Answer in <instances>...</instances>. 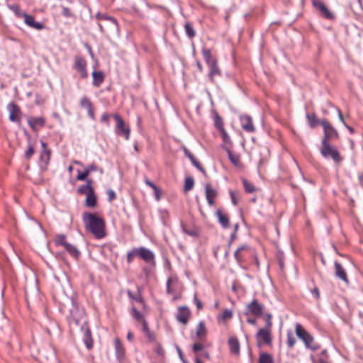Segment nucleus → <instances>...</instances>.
<instances>
[{"label": "nucleus", "instance_id": "1", "mask_svg": "<svg viewBox=\"0 0 363 363\" xmlns=\"http://www.w3.org/2000/svg\"><path fill=\"white\" fill-rule=\"evenodd\" d=\"M84 225L94 236L101 239L106 235V224L104 220L95 213L84 212L82 214Z\"/></svg>", "mask_w": 363, "mask_h": 363}, {"label": "nucleus", "instance_id": "2", "mask_svg": "<svg viewBox=\"0 0 363 363\" xmlns=\"http://www.w3.org/2000/svg\"><path fill=\"white\" fill-rule=\"evenodd\" d=\"M295 333L298 337L303 341L306 348L315 351L320 347L313 337L300 323H296Z\"/></svg>", "mask_w": 363, "mask_h": 363}, {"label": "nucleus", "instance_id": "3", "mask_svg": "<svg viewBox=\"0 0 363 363\" xmlns=\"http://www.w3.org/2000/svg\"><path fill=\"white\" fill-rule=\"evenodd\" d=\"M99 20V26L101 32L115 33L118 31V24L116 18L101 15L98 17Z\"/></svg>", "mask_w": 363, "mask_h": 363}, {"label": "nucleus", "instance_id": "4", "mask_svg": "<svg viewBox=\"0 0 363 363\" xmlns=\"http://www.w3.org/2000/svg\"><path fill=\"white\" fill-rule=\"evenodd\" d=\"M320 153L323 157L331 158L336 164H340L342 161L340 152L330 143L321 142Z\"/></svg>", "mask_w": 363, "mask_h": 363}, {"label": "nucleus", "instance_id": "5", "mask_svg": "<svg viewBox=\"0 0 363 363\" xmlns=\"http://www.w3.org/2000/svg\"><path fill=\"white\" fill-rule=\"evenodd\" d=\"M116 121L115 132L118 135L123 136L125 140H129L130 135V126L126 124L123 118L118 114H113Z\"/></svg>", "mask_w": 363, "mask_h": 363}, {"label": "nucleus", "instance_id": "6", "mask_svg": "<svg viewBox=\"0 0 363 363\" xmlns=\"http://www.w3.org/2000/svg\"><path fill=\"white\" fill-rule=\"evenodd\" d=\"M320 125L323 126L324 136L321 142L330 143L334 139H339L340 135L337 130L327 120L320 121Z\"/></svg>", "mask_w": 363, "mask_h": 363}, {"label": "nucleus", "instance_id": "7", "mask_svg": "<svg viewBox=\"0 0 363 363\" xmlns=\"http://www.w3.org/2000/svg\"><path fill=\"white\" fill-rule=\"evenodd\" d=\"M182 284L179 281L177 277L172 276L169 277L167 282V292L173 295L174 300L177 299L182 291Z\"/></svg>", "mask_w": 363, "mask_h": 363}, {"label": "nucleus", "instance_id": "8", "mask_svg": "<svg viewBox=\"0 0 363 363\" xmlns=\"http://www.w3.org/2000/svg\"><path fill=\"white\" fill-rule=\"evenodd\" d=\"M73 68L79 74L82 79L88 77L87 62L84 57L80 55L74 57Z\"/></svg>", "mask_w": 363, "mask_h": 363}, {"label": "nucleus", "instance_id": "9", "mask_svg": "<svg viewBox=\"0 0 363 363\" xmlns=\"http://www.w3.org/2000/svg\"><path fill=\"white\" fill-rule=\"evenodd\" d=\"M272 329L267 328H260L256 334V340L257 345L261 346L262 345H271L272 342Z\"/></svg>", "mask_w": 363, "mask_h": 363}, {"label": "nucleus", "instance_id": "10", "mask_svg": "<svg viewBox=\"0 0 363 363\" xmlns=\"http://www.w3.org/2000/svg\"><path fill=\"white\" fill-rule=\"evenodd\" d=\"M85 312L83 308L77 305H74L70 310V315L69 317V324H74L78 325L80 322L84 319Z\"/></svg>", "mask_w": 363, "mask_h": 363}, {"label": "nucleus", "instance_id": "11", "mask_svg": "<svg viewBox=\"0 0 363 363\" xmlns=\"http://www.w3.org/2000/svg\"><path fill=\"white\" fill-rule=\"evenodd\" d=\"M313 4L317 9L321 16L328 20H334L335 18V14L329 10L327 6L321 1L313 0Z\"/></svg>", "mask_w": 363, "mask_h": 363}, {"label": "nucleus", "instance_id": "12", "mask_svg": "<svg viewBox=\"0 0 363 363\" xmlns=\"http://www.w3.org/2000/svg\"><path fill=\"white\" fill-rule=\"evenodd\" d=\"M240 125L242 128L247 133H252L256 130L253 123L252 118L247 114H243L239 117Z\"/></svg>", "mask_w": 363, "mask_h": 363}, {"label": "nucleus", "instance_id": "13", "mask_svg": "<svg viewBox=\"0 0 363 363\" xmlns=\"http://www.w3.org/2000/svg\"><path fill=\"white\" fill-rule=\"evenodd\" d=\"M264 306L258 302L257 299H253L247 305V313H250L256 317H260L263 313Z\"/></svg>", "mask_w": 363, "mask_h": 363}, {"label": "nucleus", "instance_id": "14", "mask_svg": "<svg viewBox=\"0 0 363 363\" xmlns=\"http://www.w3.org/2000/svg\"><path fill=\"white\" fill-rule=\"evenodd\" d=\"M190 316L191 311L188 307L184 306L178 308L176 318L179 323L183 325H186L189 320Z\"/></svg>", "mask_w": 363, "mask_h": 363}, {"label": "nucleus", "instance_id": "15", "mask_svg": "<svg viewBox=\"0 0 363 363\" xmlns=\"http://www.w3.org/2000/svg\"><path fill=\"white\" fill-rule=\"evenodd\" d=\"M138 257L144 260L147 263L154 264L155 255L154 253L144 247L138 248Z\"/></svg>", "mask_w": 363, "mask_h": 363}, {"label": "nucleus", "instance_id": "16", "mask_svg": "<svg viewBox=\"0 0 363 363\" xmlns=\"http://www.w3.org/2000/svg\"><path fill=\"white\" fill-rule=\"evenodd\" d=\"M8 110L9 112V119L13 122L19 123L21 114L20 108L16 104L11 103L8 106Z\"/></svg>", "mask_w": 363, "mask_h": 363}, {"label": "nucleus", "instance_id": "17", "mask_svg": "<svg viewBox=\"0 0 363 363\" xmlns=\"http://www.w3.org/2000/svg\"><path fill=\"white\" fill-rule=\"evenodd\" d=\"M79 106L86 109L88 116L92 120L95 119L94 108L89 98L85 96L82 97L79 101Z\"/></svg>", "mask_w": 363, "mask_h": 363}, {"label": "nucleus", "instance_id": "18", "mask_svg": "<svg viewBox=\"0 0 363 363\" xmlns=\"http://www.w3.org/2000/svg\"><path fill=\"white\" fill-rule=\"evenodd\" d=\"M27 121L29 126L33 131H38L39 128H43L45 124V118L43 116L30 117Z\"/></svg>", "mask_w": 363, "mask_h": 363}, {"label": "nucleus", "instance_id": "19", "mask_svg": "<svg viewBox=\"0 0 363 363\" xmlns=\"http://www.w3.org/2000/svg\"><path fill=\"white\" fill-rule=\"evenodd\" d=\"M205 194L209 206L215 204V199L218 196V192L214 189L211 184H206L205 185Z\"/></svg>", "mask_w": 363, "mask_h": 363}, {"label": "nucleus", "instance_id": "20", "mask_svg": "<svg viewBox=\"0 0 363 363\" xmlns=\"http://www.w3.org/2000/svg\"><path fill=\"white\" fill-rule=\"evenodd\" d=\"M250 247L247 245H243L239 247L234 252V257L238 262L242 263L246 255L250 252Z\"/></svg>", "mask_w": 363, "mask_h": 363}, {"label": "nucleus", "instance_id": "21", "mask_svg": "<svg viewBox=\"0 0 363 363\" xmlns=\"http://www.w3.org/2000/svg\"><path fill=\"white\" fill-rule=\"evenodd\" d=\"M23 21L27 26L35 30H39L44 28V25L42 23L35 21L34 17L31 15H24Z\"/></svg>", "mask_w": 363, "mask_h": 363}, {"label": "nucleus", "instance_id": "22", "mask_svg": "<svg viewBox=\"0 0 363 363\" xmlns=\"http://www.w3.org/2000/svg\"><path fill=\"white\" fill-rule=\"evenodd\" d=\"M229 350L231 354L239 355L240 354V342L236 337H230L228 340Z\"/></svg>", "mask_w": 363, "mask_h": 363}, {"label": "nucleus", "instance_id": "23", "mask_svg": "<svg viewBox=\"0 0 363 363\" xmlns=\"http://www.w3.org/2000/svg\"><path fill=\"white\" fill-rule=\"evenodd\" d=\"M335 276L343 281L344 282L348 284L349 279L347 278V274L345 269L343 268L341 264L337 262H335Z\"/></svg>", "mask_w": 363, "mask_h": 363}, {"label": "nucleus", "instance_id": "24", "mask_svg": "<svg viewBox=\"0 0 363 363\" xmlns=\"http://www.w3.org/2000/svg\"><path fill=\"white\" fill-rule=\"evenodd\" d=\"M201 52L207 66L213 65V64L218 62L216 57L212 55L211 50L203 48Z\"/></svg>", "mask_w": 363, "mask_h": 363}, {"label": "nucleus", "instance_id": "25", "mask_svg": "<svg viewBox=\"0 0 363 363\" xmlns=\"http://www.w3.org/2000/svg\"><path fill=\"white\" fill-rule=\"evenodd\" d=\"M209 69L208 78L211 82H215V78L221 75V71L218 67V62L213 65L208 66Z\"/></svg>", "mask_w": 363, "mask_h": 363}, {"label": "nucleus", "instance_id": "26", "mask_svg": "<svg viewBox=\"0 0 363 363\" xmlns=\"http://www.w3.org/2000/svg\"><path fill=\"white\" fill-rule=\"evenodd\" d=\"M114 347L118 359H123L125 354V349L119 338H115Z\"/></svg>", "mask_w": 363, "mask_h": 363}, {"label": "nucleus", "instance_id": "27", "mask_svg": "<svg viewBox=\"0 0 363 363\" xmlns=\"http://www.w3.org/2000/svg\"><path fill=\"white\" fill-rule=\"evenodd\" d=\"M40 144L43 148L40 154V160L43 162L45 165H47L49 163L50 159L51 152L47 148V145L43 140L40 141Z\"/></svg>", "mask_w": 363, "mask_h": 363}, {"label": "nucleus", "instance_id": "28", "mask_svg": "<svg viewBox=\"0 0 363 363\" xmlns=\"http://www.w3.org/2000/svg\"><path fill=\"white\" fill-rule=\"evenodd\" d=\"M93 181L91 179H86V184L81 185L77 189V192L80 194L87 195L92 191H94V188L92 187Z\"/></svg>", "mask_w": 363, "mask_h": 363}, {"label": "nucleus", "instance_id": "29", "mask_svg": "<svg viewBox=\"0 0 363 363\" xmlns=\"http://www.w3.org/2000/svg\"><path fill=\"white\" fill-rule=\"evenodd\" d=\"M93 85L96 87H99L104 82L105 76L101 71H94L92 72Z\"/></svg>", "mask_w": 363, "mask_h": 363}, {"label": "nucleus", "instance_id": "30", "mask_svg": "<svg viewBox=\"0 0 363 363\" xmlns=\"http://www.w3.org/2000/svg\"><path fill=\"white\" fill-rule=\"evenodd\" d=\"M142 330L145 337L147 338L149 342L153 343L157 341L155 333L150 330L147 322L143 323Z\"/></svg>", "mask_w": 363, "mask_h": 363}, {"label": "nucleus", "instance_id": "31", "mask_svg": "<svg viewBox=\"0 0 363 363\" xmlns=\"http://www.w3.org/2000/svg\"><path fill=\"white\" fill-rule=\"evenodd\" d=\"M146 185L151 187L155 194V196L157 201H160L162 197V190L158 186H157L152 182H151L148 178L145 177L144 180Z\"/></svg>", "mask_w": 363, "mask_h": 363}, {"label": "nucleus", "instance_id": "32", "mask_svg": "<svg viewBox=\"0 0 363 363\" xmlns=\"http://www.w3.org/2000/svg\"><path fill=\"white\" fill-rule=\"evenodd\" d=\"M216 216L218 217V222L224 228H228L230 221L227 215L223 213L221 210L218 209L216 211Z\"/></svg>", "mask_w": 363, "mask_h": 363}, {"label": "nucleus", "instance_id": "33", "mask_svg": "<svg viewBox=\"0 0 363 363\" xmlns=\"http://www.w3.org/2000/svg\"><path fill=\"white\" fill-rule=\"evenodd\" d=\"M85 205L89 208H94L97 204V198L94 191L86 195Z\"/></svg>", "mask_w": 363, "mask_h": 363}, {"label": "nucleus", "instance_id": "34", "mask_svg": "<svg viewBox=\"0 0 363 363\" xmlns=\"http://www.w3.org/2000/svg\"><path fill=\"white\" fill-rule=\"evenodd\" d=\"M54 242L56 246H62L64 248L69 244V242H67L66 236L62 234L55 235Z\"/></svg>", "mask_w": 363, "mask_h": 363}, {"label": "nucleus", "instance_id": "35", "mask_svg": "<svg viewBox=\"0 0 363 363\" xmlns=\"http://www.w3.org/2000/svg\"><path fill=\"white\" fill-rule=\"evenodd\" d=\"M65 250L74 258L78 259L79 257L80 252L78 250V249L76 247V246L69 243L67 245V246L65 247Z\"/></svg>", "mask_w": 363, "mask_h": 363}, {"label": "nucleus", "instance_id": "36", "mask_svg": "<svg viewBox=\"0 0 363 363\" xmlns=\"http://www.w3.org/2000/svg\"><path fill=\"white\" fill-rule=\"evenodd\" d=\"M228 155L230 162L235 166H240V156L228 150Z\"/></svg>", "mask_w": 363, "mask_h": 363}, {"label": "nucleus", "instance_id": "37", "mask_svg": "<svg viewBox=\"0 0 363 363\" xmlns=\"http://www.w3.org/2000/svg\"><path fill=\"white\" fill-rule=\"evenodd\" d=\"M259 363H274L272 355L267 352H261L259 356Z\"/></svg>", "mask_w": 363, "mask_h": 363}, {"label": "nucleus", "instance_id": "38", "mask_svg": "<svg viewBox=\"0 0 363 363\" xmlns=\"http://www.w3.org/2000/svg\"><path fill=\"white\" fill-rule=\"evenodd\" d=\"M233 317V312L231 310L225 309L223 313L218 317V322H225Z\"/></svg>", "mask_w": 363, "mask_h": 363}, {"label": "nucleus", "instance_id": "39", "mask_svg": "<svg viewBox=\"0 0 363 363\" xmlns=\"http://www.w3.org/2000/svg\"><path fill=\"white\" fill-rule=\"evenodd\" d=\"M184 30L186 35L189 38H193L196 36V30L193 28L191 23L186 22V23L184 24Z\"/></svg>", "mask_w": 363, "mask_h": 363}, {"label": "nucleus", "instance_id": "40", "mask_svg": "<svg viewBox=\"0 0 363 363\" xmlns=\"http://www.w3.org/2000/svg\"><path fill=\"white\" fill-rule=\"evenodd\" d=\"M206 334V329L203 322L201 321L199 323L196 328V336L199 339L205 337Z\"/></svg>", "mask_w": 363, "mask_h": 363}, {"label": "nucleus", "instance_id": "41", "mask_svg": "<svg viewBox=\"0 0 363 363\" xmlns=\"http://www.w3.org/2000/svg\"><path fill=\"white\" fill-rule=\"evenodd\" d=\"M243 187L246 192L247 193H254L256 191V187L255 185L250 182L247 181L246 179H242Z\"/></svg>", "mask_w": 363, "mask_h": 363}, {"label": "nucleus", "instance_id": "42", "mask_svg": "<svg viewBox=\"0 0 363 363\" xmlns=\"http://www.w3.org/2000/svg\"><path fill=\"white\" fill-rule=\"evenodd\" d=\"M131 315L134 319L142 323V326L143 325L144 322H147L143 315L135 307L131 308Z\"/></svg>", "mask_w": 363, "mask_h": 363}, {"label": "nucleus", "instance_id": "43", "mask_svg": "<svg viewBox=\"0 0 363 363\" xmlns=\"http://www.w3.org/2000/svg\"><path fill=\"white\" fill-rule=\"evenodd\" d=\"M306 117L311 128H314L318 124H320V121L318 120L315 113L308 114Z\"/></svg>", "mask_w": 363, "mask_h": 363}, {"label": "nucleus", "instance_id": "44", "mask_svg": "<svg viewBox=\"0 0 363 363\" xmlns=\"http://www.w3.org/2000/svg\"><path fill=\"white\" fill-rule=\"evenodd\" d=\"M286 345L289 348H293L296 342V340L293 335V333L290 331H288L286 333Z\"/></svg>", "mask_w": 363, "mask_h": 363}, {"label": "nucleus", "instance_id": "45", "mask_svg": "<svg viewBox=\"0 0 363 363\" xmlns=\"http://www.w3.org/2000/svg\"><path fill=\"white\" fill-rule=\"evenodd\" d=\"M34 153H35L34 145L29 143L28 145L27 149L24 153L25 158L26 160H30L31 158V157L34 155Z\"/></svg>", "mask_w": 363, "mask_h": 363}, {"label": "nucleus", "instance_id": "46", "mask_svg": "<svg viewBox=\"0 0 363 363\" xmlns=\"http://www.w3.org/2000/svg\"><path fill=\"white\" fill-rule=\"evenodd\" d=\"M194 185V180L192 177H186L184 182V191H189L191 190Z\"/></svg>", "mask_w": 363, "mask_h": 363}, {"label": "nucleus", "instance_id": "47", "mask_svg": "<svg viewBox=\"0 0 363 363\" xmlns=\"http://www.w3.org/2000/svg\"><path fill=\"white\" fill-rule=\"evenodd\" d=\"M84 342H85V345L86 346V347L88 349H91L93 346V341H92V339L91 337V332L90 330L88 329L86 330L85 332V340H84Z\"/></svg>", "mask_w": 363, "mask_h": 363}, {"label": "nucleus", "instance_id": "48", "mask_svg": "<svg viewBox=\"0 0 363 363\" xmlns=\"http://www.w3.org/2000/svg\"><path fill=\"white\" fill-rule=\"evenodd\" d=\"M214 125L219 131L225 129L223 126V119L218 115H216L214 118Z\"/></svg>", "mask_w": 363, "mask_h": 363}, {"label": "nucleus", "instance_id": "49", "mask_svg": "<svg viewBox=\"0 0 363 363\" xmlns=\"http://www.w3.org/2000/svg\"><path fill=\"white\" fill-rule=\"evenodd\" d=\"M138 248H133L131 251H129L127 254V262L131 263L135 257H138Z\"/></svg>", "mask_w": 363, "mask_h": 363}, {"label": "nucleus", "instance_id": "50", "mask_svg": "<svg viewBox=\"0 0 363 363\" xmlns=\"http://www.w3.org/2000/svg\"><path fill=\"white\" fill-rule=\"evenodd\" d=\"M154 344V350L157 354V355L162 357L164 354V350L162 347V345L155 341L153 342Z\"/></svg>", "mask_w": 363, "mask_h": 363}, {"label": "nucleus", "instance_id": "51", "mask_svg": "<svg viewBox=\"0 0 363 363\" xmlns=\"http://www.w3.org/2000/svg\"><path fill=\"white\" fill-rule=\"evenodd\" d=\"M89 172L86 169H84V172H78V174L76 177L77 180L79 181H84L86 179L87 177L89 175Z\"/></svg>", "mask_w": 363, "mask_h": 363}, {"label": "nucleus", "instance_id": "52", "mask_svg": "<svg viewBox=\"0 0 363 363\" xmlns=\"http://www.w3.org/2000/svg\"><path fill=\"white\" fill-rule=\"evenodd\" d=\"M220 133H221L222 140L224 143L225 144H231V140L227 132L225 129L220 130Z\"/></svg>", "mask_w": 363, "mask_h": 363}, {"label": "nucleus", "instance_id": "53", "mask_svg": "<svg viewBox=\"0 0 363 363\" xmlns=\"http://www.w3.org/2000/svg\"><path fill=\"white\" fill-rule=\"evenodd\" d=\"M230 195L231 201H232V203H233V205H235V206L238 205V203L239 202V196H238L239 194L238 192L230 191Z\"/></svg>", "mask_w": 363, "mask_h": 363}, {"label": "nucleus", "instance_id": "54", "mask_svg": "<svg viewBox=\"0 0 363 363\" xmlns=\"http://www.w3.org/2000/svg\"><path fill=\"white\" fill-rule=\"evenodd\" d=\"M13 12L14 13L16 14V16L18 17V18H24V15H26L27 13L23 11H21L18 6H14L13 7Z\"/></svg>", "mask_w": 363, "mask_h": 363}, {"label": "nucleus", "instance_id": "55", "mask_svg": "<svg viewBox=\"0 0 363 363\" xmlns=\"http://www.w3.org/2000/svg\"><path fill=\"white\" fill-rule=\"evenodd\" d=\"M182 228L183 232L186 235H189L190 236H197L198 235V233H197L196 230H195L188 229L184 225H182Z\"/></svg>", "mask_w": 363, "mask_h": 363}, {"label": "nucleus", "instance_id": "56", "mask_svg": "<svg viewBox=\"0 0 363 363\" xmlns=\"http://www.w3.org/2000/svg\"><path fill=\"white\" fill-rule=\"evenodd\" d=\"M272 315L271 314H267L266 315L264 328H267L272 330Z\"/></svg>", "mask_w": 363, "mask_h": 363}, {"label": "nucleus", "instance_id": "57", "mask_svg": "<svg viewBox=\"0 0 363 363\" xmlns=\"http://www.w3.org/2000/svg\"><path fill=\"white\" fill-rule=\"evenodd\" d=\"M106 194H107L108 200L109 202H111L116 199V194L113 190L108 189V190H107Z\"/></svg>", "mask_w": 363, "mask_h": 363}, {"label": "nucleus", "instance_id": "58", "mask_svg": "<svg viewBox=\"0 0 363 363\" xmlns=\"http://www.w3.org/2000/svg\"><path fill=\"white\" fill-rule=\"evenodd\" d=\"M191 163L194 167H196L199 171H201L202 173L206 174L205 169L202 167V166L200 164V163L196 160V158L191 161Z\"/></svg>", "mask_w": 363, "mask_h": 363}, {"label": "nucleus", "instance_id": "59", "mask_svg": "<svg viewBox=\"0 0 363 363\" xmlns=\"http://www.w3.org/2000/svg\"><path fill=\"white\" fill-rule=\"evenodd\" d=\"M313 363H328L327 358L325 357H319L317 359H315L313 357H311Z\"/></svg>", "mask_w": 363, "mask_h": 363}, {"label": "nucleus", "instance_id": "60", "mask_svg": "<svg viewBox=\"0 0 363 363\" xmlns=\"http://www.w3.org/2000/svg\"><path fill=\"white\" fill-rule=\"evenodd\" d=\"M203 347V345L201 342H196L193 345V350L195 352H197L200 350H201Z\"/></svg>", "mask_w": 363, "mask_h": 363}, {"label": "nucleus", "instance_id": "61", "mask_svg": "<svg viewBox=\"0 0 363 363\" xmlns=\"http://www.w3.org/2000/svg\"><path fill=\"white\" fill-rule=\"evenodd\" d=\"M101 121L102 123H105L107 125H109V115L107 113H104L101 117Z\"/></svg>", "mask_w": 363, "mask_h": 363}, {"label": "nucleus", "instance_id": "62", "mask_svg": "<svg viewBox=\"0 0 363 363\" xmlns=\"http://www.w3.org/2000/svg\"><path fill=\"white\" fill-rule=\"evenodd\" d=\"M86 169L91 173L97 170V166L94 163H91Z\"/></svg>", "mask_w": 363, "mask_h": 363}, {"label": "nucleus", "instance_id": "63", "mask_svg": "<svg viewBox=\"0 0 363 363\" xmlns=\"http://www.w3.org/2000/svg\"><path fill=\"white\" fill-rule=\"evenodd\" d=\"M194 303H195L198 310L202 309L203 304H202L201 301L197 298L196 296H194Z\"/></svg>", "mask_w": 363, "mask_h": 363}, {"label": "nucleus", "instance_id": "64", "mask_svg": "<svg viewBox=\"0 0 363 363\" xmlns=\"http://www.w3.org/2000/svg\"><path fill=\"white\" fill-rule=\"evenodd\" d=\"M311 293L314 295V296L316 299L320 298V291H319V289H318V287H314L311 290Z\"/></svg>", "mask_w": 363, "mask_h": 363}]
</instances>
